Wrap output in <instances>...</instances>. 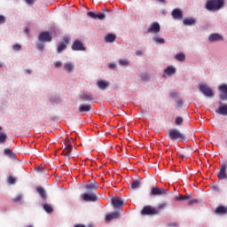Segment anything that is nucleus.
<instances>
[{
	"instance_id": "f3484780",
	"label": "nucleus",
	"mask_w": 227,
	"mask_h": 227,
	"mask_svg": "<svg viewBox=\"0 0 227 227\" xmlns=\"http://www.w3.org/2000/svg\"><path fill=\"white\" fill-rule=\"evenodd\" d=\"M36 192L41 196L43 200H47V192L45 191V188L43 186H37L36 187Z\"/></svg>"
},
{
	"instance_id": "c85d7f7f",
	"label": "nucleus",
	"mask_w": 227,
	"mask_h": 227,
	"mask_svg": "<svg viewBox=\"0 0 227 227\" xmlns=\"http://www.w3.org/2000/svg\"><path fill=\"white\" fill-rule=\"evenodd\" d=\"M176 201H184L185 200H191V195H178L175 198Z\"/></svg>"
},
{
	"instance_id": "c03bdc74",
	"label": "nucleus",
	"mask_w": 227,
	"mask_h": 227,
	"mask_svg": "<svg viewBox=\"0 0 227 227\" xmlns=\"http://www.w3.org/2000/svg\"><path fill=\"white\" fill-rule=\"evenodd\" d=\"M6 22V18L4 15H0V25L4 24Z\"/></svg>"
},
{
	"instance_id": "052dcab7",
	"label": "nucleus",
	"mask_w": 227,
	"mask_h": 227,
	"mask_svg": "<svg viewBox=\"0 0 227 227\" xmlns=\"http://www.w3.org/2000/svg\"><path fill=\"white\" fill-rule=\"evenodd\" d=\"M219 105H220V106H223V102H219Z\"/></svg>"
},
{
	"instance_id": "a878e982",
	"label": "nucleus",
	"mask_w": 227,
	"mask_h": 227,
	"mask_svg": "<svg viewBox=\"0 0 227 227\" xmlns=\"http://www.w3.org/2000/svg\"><path fill=\"white\" fill-rule=\"evenodd\" d=\"M183 24L184 26H194L196 24V20L190 18V19H184L183 21Z\"/></svg>"
},
{
	"instance_id": "4468645a",
	"label": "nucleus",
	"mask_w": 227,
	"mask_h": 227,
	"mask_svg": "<svg viewBox=\"0 0 227 227\" xmlns=\"http://www.w3.org/2000/svg\"><path fill=\"white\" fill-rule=\"evenodd\" d=\"M85 189L88 191V192L96 193L97 189H98V184H97V183H88L85 185Z\"/></svg>"
},
{
	"instance_id": "b1692460",
	"label": "nucleus",
	"mask_w": 227,
	"mask_h": 227,
	"mask_svg": "<svg viewBox=\"0 0 227 227\" xmlns=\"http://www.w3.org/2000/svg\"><path fill=\"white\" fill-rule=\"evenodd\" d=\"M43 208L46 212V214H52V212H54V208L52 207V206H51V204L47 202L43 205Z\"/></svg>"
},
{
	"instance_id": "603ef678",
	"label": "nucleus",
	"mask_w": 227,
	"mask_h": 227,
	"mask_svg": "<svg viewBox=\"0 0 227 227\" xmlns=\"http://www.w3.org/2000/svg\"><path fill=\"white\" fill-rule=\"evenodd\" d=\"M143 53L141 52V51H136V55L137 56H141Z\"/></svg>"
},
{
	"instance_id": "cd10ccee",
	"label": "nucleus",
	"mask_w": 227,
	"mask_h": 227,
	"mask_svg": "<svg viewBox=\"0 0 227 227\" xmlns=\"http://www.w3.org/2000/svg\"><path fill=\"white\" fill-rule=\"evenodd\" d=\"M165 74H167V75H173V74H176V68L173 67H168L165 69Z\"/></svg>"
},
{
	"instance_id": "20e7f679",
	"label": "nucleus",
	"mask_w": 227,
	"mask_h": 227,
	"mask_svg": "<svg viewBox=\"0 0 227 227\" xmlns=\"http://www.w3.org/2000/svg\"><path fill=\"white\" fill-rule=\"evenodd\" d=\"M169 192V190L160 188V187H153L151 189V196H166Z\"/></svg>"
},
{
	"instance_id": "49530a36",
	"label": "nucleus",
	"mask_w": 227,
	"mask_h": 227,
	"mask_svg": "<svg viewBox=\"0 0 227 227\" xmlns=\"http://www.w3.org/2000/svg\"><path fill=\"white\" fill-rule=\"evenodd\" d=\"M61 65H62L61 61H56V62H55V67H56V68L61 67Z\"/></svg>"
},
{
	"instance_id": "ddd939ff",
	"label": "nucleus",
	"mask_w": 227,
	"mask_h": 227,
	"mask_svg": "<svg viewBox=\"0 0 227 227\" xmlns=\"http://www.w3.org/2000/svg\"><path fill=\"white\" fill-rule=\"evenodd\" d=\"M72 51H86V47L82 44V42L75 40L72 44Z\"/></svg>"
},
{
	"instance_id": "393cba45",
	"label": "nucleus",
	"mask_w": 227,
	"mask_h": 227,
	"mask_svg": "<svg viewBox=\"0 0 227 227\" xmlns=\"http://www.w3.org/2000/svg\"><path fill=\"white\" fill-rule=\"evenodd\" d=\"M114 40H116V35L114 34H107L105 37V42H106V43H113Z\"/></svg>"
},
{
	"instance_id": "7ed1b4c3",
	"label": "nucleus",
	"mask_w": 227,
	"mask_h": 227,
	"mask_svg": "<svg viewBox=\"0 0 227 227\" xmlns=\"http://www.w3.org/2000/svg\"><path fill=\"white\" fill-rule=\"evenodd\" d=\"M158 214L159 210H157V207L152 206H145L141 210V215H157Z\"/></svg>"
},
{
	"instance_id": "79ce46f5",
	"label": "nucleus",
	"mask_w": 227,
	"mask_h": 227,
	"mask_svg": "<svg viewBox=\"0 0 227 227\" xmlns=\"http://www.w3.org/2000/svg\"><path fill=\"white\" fill-rule=\"evenodd\" d=\"M36 47L38 49V51H43V49H45V46L43 45V43H37Z\"/></svg>"
},
{
	"instance_id": "423d86ee",
	"label": "nucleus",
	"mask_w": 227,
	"mask_h": 227,
	"mask_svg": "<svg viewBox=\"0 0 227 227\" xmlns=\"http://www.w3.org/2000/svg\"><path fill=\"white\" fill-rule=\"evenodd\" d=\"M82 200L87 202H95L98 201V196H97V193L88 192L82 195Z\"/></svg>"
},
{
	"instance_id": "9d476101",
	"label": "nucleus",
	"mask_w": 227,
	"mask_h": 227,
	"mask_svg": "<svg viewBox=\"0 0 227 227\" xmlns=\"http://www.w3.org/2000/svg\"><path fill=\"white\" fill-rule=\"evenodd\" d=\"M147 33H153V35L160 33V25L159 24V22L152 23L151 27L147 29Z\"/></svg>"
},
{
	"instance_id": "a19ab883",
	"label": "nucleus",
	"mask_w": 227,
	"mask_h": 227,
	"mask_svg": "<svg viewBox=\"0 0 227 227\" xmlns=\"http://www.w3.org/2000/svg\"><path fill=\"white\" fill-rule=\"evenodd\" d=\"M13 51H20L22 49V46L20 44H14L12 45Z\"/></svg>"
},
{
	"instance_id": "72a5a7b5",
	"label": "nucleus",
	"mask_w": 227,
	"mask_h": 227,
	"mask_svg": "<svg viewBox=\"0 0 227 227\" xmlns=\"http://www.w3.org/2000/svg\"><path fill=\"white\" fill-rule=\"evenodd\" d=\"M104 19H106V13L104 12H97L96 14V20H104Z\"/></svg>"
},
{
	"instance_id": "de8ad7c7",
	"label": "nucleus",
	"mask_w": 227,
	"mask_h": 227,
	"mask_svg": "<svg viewBox=\"0 0 227 227\" xmlns=\"http://www.w3.org/2000/svg\"><path fill=\"white\" fill-rule=\"evenodd\" d=\"M27 4H35V0H25Z\"/></svg>"
},
{
	"instance_id": "864d4df0",
	"label": "nucleus",
	"mask_w": 227,
	"mask_h": 227,
	"mask_svg": "<svg viewBox=\"0 0 227 227\" xmlns=\"http://www.w3.org/2000/svg\"><path fill=\"white\" fill-rule=\"evenodd\" d=\"M36 171H37L38 173H42V167H38L37 169H36Z\"/></svg>"
},
{
	"instance_id": "aec40b11",
	"label": "nucleus",
	"mask_w": 227,
	"mask_h": 227,
	"mask_svg": "<svg viewBox=\"0 0 227 227\" xmlns=\"http://www.w3.org/2000/svg\"><path fill=\"white\" fill-rule=\"evenodd\" d=\"M209 42H221L223 40V37L219 34H212L208 37Z\"/></svg>"
},
{
	"instance_id": "c9c22d12",
	"label": "nucleus",
	"mask_w": 227,
	"mask_h": 227,
	"mask_svg": "<svg viewBox=\"0 0 227 227\" xmlns=\"http://www.w3.org/2000/svg\"><path fill=\"white\" fill-rule=\"evenodd\" d=\"M168 207V203L164 202L162 204H160L158 207H156V210H158V214L160 212V210H164Z\"/></svg>"
},
{
	"instance_id": "bf43d9fd",
	"label": "nucleus",
	"mask_w": 227,
	"mask_h": 227,
	"mask_svg": "<svg viewBox=\"0 0 227 227\" xmlns=\"http://www.w3.org/2000/svg\"><path fill=\"white\" fill-rule=\"evenodd\" d=\"M105 12H111V10H108V9H103Z\"/></svg>"
},
{
	"instance_id": "ea45409f",
	"label": "nucleus",
	"mask_w": 227,
	"mask_h": 227,
	"mask_svg": "<svg viewBox=\"0 0 227 227\" xmlns=\"http://www.w3.org/2000/svg\"><path fill=\"white\" fill-rule=\"evenodd\" d=\"M182 123H184V118L176 117V125H182Z\"/></svg>"
},
{
	"instance_id": "6ab92c4d",
	"label": "nucleus",
	"mask_w": 227,
	"mask_h": 227,
	"mask_svg": "<svg viewBox=\"0 0 227 227\" xmlns=\"http://www.w3.org/2000/svg\"><path fill=\"white\" fill-rule=\"evenodd\" d=\"M98 87L99 90H107L109 87V82L106 80H100L97 82Z\"/></svg>"
},
{
	"instance_id": "bb28decb",
	"label": "nucleus",
	"mask_w": 227,
	"mask_h": 227,
	"mask_svg": "<svg viewBox=\"0 0 227 227\" xmlns=\"http://www.w3.org/2000/svg\"><path fill=\"white\" fill-rule=\"evenodd\" d=\"M64 69L66 70V72H68V74L74 72V64L72 62L66 63L64 65Z\"/></svg>"
},
{
	"instance_id": "37998d69",
	"label": "nucleus",
	"mask_w": 227,
	"mask_h": 227,
	"mask_svg": "<svg viewBox=\"0 0 227 227\" xmlns=\"http://www.w3.org/2000/svg\"><path fill=\"white\" fill-rule=\"evenodd\" d=\"M20 200H22V195H18L16 196L14 199H12V200L17 203V201H20Z\"/></svg>"
},
{
	"instance_id": "8fccbe9b",
	"label": "nucleus",
	"mask_w": 227,
	"mask_h": 227,
	"mask_svg": "<svg viewBox=\"0 0 227 227\" xmlns=\"http://www.w3.org/2000/svg\"><path fill=\"white\" fill-rule=\"evenodd\" d=\"M109 68H111L112 70L116 68V64H110Z\"/></svg>"
},
{
	"instance_id": "dca6fc26",
	"label": "nucleus",
	"mask_w": 227,
	"mask_h": 227,
	"mask_svg": "<svg viewBox=\"0 0 227 227\" xmlns=\"http://www.w3.org/2000/svg\"><path fill=\"white\" fill-rule=\"evenodd\" d=\"M80 99L82 100L83 102H91V100H94L93 94L90 92H83L80 96Z\"/></svg>"
},
{
	"instance_id": "e433bc0d",
	"label": "nucleus",
	"mask_w": 227,
	"mask_h": 227,
	"mask_svg": "<svg viewBox=\"0 0 227 227\" xmlns=\"http://www.w3.org/2000/svg\"><path fill=\"white\" fill-rule=\"evenodd\" d=\"M119 63L121 65V67H129V65L128 59H120Z\"/></svg>"
},
{
	"instance_id": "5fc2aeb1",
	"label": "nucleus",
	"mask_w": 227,
	"mask_h": 227,
	"mask_svg": "<svg viewBox=\"0 0 227 227\" xmlns=\"http://www.w3.org/2000/svg\"><path fill=\"white\" fill-rule=\"evenodd\" d=\"M27 74H33V71H31V69H27Z\"/></svg>"
},
{
	"instance_id": "1a4fd4ad",
	"label": "nucleus",
	"mask_w": 227,
	"mask_h": 227,
	"mask_svg": "<svg viewBox=\"0 0 227 227\" xmlns=\"http://www.w3.org/2000/svg\"><path fill=\"white\" fill-rule=\"evenodd\" d=\"M220 91V100H227V84L223 83L218 87Z\"/></svg>"
},
{
	"instance_id": "6e6552de",
	"label": "nucleus",
	"mask_w": 227,
	"mask_h": 227,
	"mask_svg": "<svg viewBox=\"0 0 227 227\" xmlns=\"http://www.w3.org/2000/svg\"><path fill=\"white\" fill-rule=\"evenodd\" d=\"M38 40L43 43L52 42V35L49 32H42L38 36Z\"/></svg>"
},
{
	"instance_id": "f257e3e1",
	"label": "nucleus",
	"mask_w": 227,
	"mask_h": 227,
	"mask_svg": "<svg viewBox=\"0 0 227 227\" xmlns=\"http://www.w3.org/2000/svg\"><path fill=\"white\" fill-rule=\"evenodd\" d=\"M224 6V0H207L206 9L208 12H219Z\"/></svg>"
},
{
	"instance_id": "13d9d810",
	"label": "nucleus",
	"mask_w": 227,
	"mask_h": 227,
	"mask_svg": "<svg viewBox=\"0 0 227 227\" xmlns=\"http://www.w3.org/2000/svg\"><path fill=\"white\" fill-rule=\"evenodd\" d=\"M158 1L159 3H166V0H156Z\"/></svg>"
},
{
	"instance_id": "39448f33",
	"label": "nucleus",
	"mask_w": 227,
	"mask_h": 227,
	"mask_svg": "<svg viewBox=\"0 0 227 227\" xmlns=\"http://www.w3.org/2000/svg\"><path fill=\"white\" fill-rule=\"evenodd\" d=\"M199 90L205 97H214V91L205 83L199 84Z\"/></svg>"
},
{
	"instance_id": "4be33fe9",
	"label": "nucleus",
	"mask_w": 227,
	"mask_h": 227,
	"mask_svg": "<svg viewBox=\"0 0 227 227\" xmlns=\"http://www.w3.org/2000/svg\"><path fill=\"white\" fill-rule=\"evenodd\" d=\"M118 217H120V212H114L106 215V221H113V219H118Z\"/></svg>"
},
{
	"instance_id": "4c0bfd02",
	"label": "nucleus",
	"mask_w": 227,
	"mask_h": 227,
	"mask_svg": "<svg viewBox=\"0 0 227 227\" xmlns=\"http://www.w3.org/2000/svg\"><path fill=\"white\" fill-rule=\"evenodd\" d=\"M87 15L88 17H90V19H94L95 20H97V12H88Z\"/></svg>"
},
{
	"instance_id": "6e6d98bb",
	"label": "nucleus",
	"mask_w": 227,
	"mask_h": 227,
	"mask_svg": "<svg viewBox=\"0 0 227 227\" xmlns=\"http://www.w3.org/2000/svg\"><path fill=\"white\" fill-rule=\"evenodd\" d=\"M74 227H86V226H84V224H76L74 225Z\"/></svg>"
},
{
	"instance_id": "58836bf2",
	"label": "nucleus",
	"mask_w": 227,
	"mask_h": 227,
	"mask_svg": "<svg viewBox=\"0 0 227 227\" xmlns=\"http://www.w3.org/2000/svg\"><path fill=\"white\" fill-rule=\"evenodd\" d=\"M7 182L10 185H13V184H15V177H13L12 176H9Z\"/></svg>"
},
{
	"instance_id": "3c124183",
	"label": "nucleus",
	"mask_w": 227,
	"mask_h": 227,
	"mask_svg": "<svg viewBox=\"0 0 227 227\" xmlns=\"http://www.w3.org/2000/svg\"><path fill=\"white\" fill-rule=\"evenodd\" d=\"M168 226L177 227V226H178V223H170Z\"/></svg>"
},
{
	"instance_id": "0eeeda50",
	"label": "nucleus",
	"mask_w": 227,
	"mask_h": 227,
	"mask_svg": "<svg viewBox=\"0 0 227 227\" xmlns=\"http://www.w3.org/2000/svg\"><path fill=\"white\" fill-rule=\"evenodd\" d=\"M73 149H74V146H72V145L70 144L66 145V147L62 152V155L65 156V159H67V160H70V159H72Z\"/></svg>"
},
{
	"instance_id": "9b49d317",
	"label": "nucleus",
	"mask_w": 227,
	"mask_h": 227,
	"mask_svg": "<svg viewBox=\"0 0 227 227\" xmlns=\"http://www.w3.org/2000/svg\"><path fill=\"white\" fill-rule=\"evenodd\" d=\"M69 42H70V38H68V37H67V36L64 37V38H63V42L60 43L59 44V46L57 47V52H58L59 54H60V52H61L62 51H65V50L67 49V45H68Z\"/></svg>"
},
{
	"instance_id": "f8f14e48",
	"label": "nucleus",
	"mask_w": 227,
	"mask_h": 227,
	"mask_svg": "<svg viewBox=\"0 0 227 227\" xmlns=\"http://www.w3.org/2000/svg\"><path fill=\"white\" fill-rule=\"evenodd\" d=\"M112 205L114 208H118V210H123V200H121V199L113 198Z\"/></svg>"
},
{
	"instance_id": "09e8293b",
	"label": "nucleus",
	"mask_w": 227,
	"mask_h": 227,
	"mask_svg": "<svg viewBox=\"0 0 227 227\" xmlns=\"http://www.w3.org/2000/svg\"><path fill=\"white\" fill-rule=\"evenodd\" d=\"M177 106H178V107H182V106H184V101L178 100L177 101Z\"/></svg>"
},
{
	"instance_id": "5701e85b",
	"label": "nucleus",
	"mask_w": 227,
	"mask_h": 227,
	"mask_svg": "<svg viewBox=\"0 0 227 227\" xmlns=\"http://www.w3.org/2000/svg\"><path fill=\"white\" fill-rule=\"evenodd\" d=\"M91 111V105H82L79 107V113H90Z\"/></svg>"
},
{
	"instance_id": "a211bd4d",
	"label": "nucleus",
	"mask_w": 227,
	"mask_h": 227,
	"mask_svg": "<svg viewBox=\"0 0 227 227\" xmlns=\"http://www.w3.org/2000/svg\"><path fill=\"white\" fill-rule=\"evenodd\" d=\"M172 17L173 19H177V20H181V19H184V14H182V11H180V9H174L172 11Z\"/></svg>"
},
{
	"instance_id": "412c9836",
	"label": "nucleus",
	"mask_w": 227,
	"mask_h": 227,
	"mask_svg": "<svg viewBox=\"0 0 227 227\" xmlns=\"http://www.w3.org/2000/svg\"><path fill=\"white\" fill-rule=\"evenodd\" d=\"M216 113L223 116H227V105L220 106L216 110Z\"/></svg>"
},
{
	"instance_id": "f03ea898",
	"label": "nucleus",
	"mask_w": 227,
	"mask_h": 227,
	"mask_svg": "<svg viewBox=\"0 0 227 227\" xmlns=\"http://www.w3.org/2000/svg\"><path fill=\"white\" fill-rule=\"evenodd\" d=\"M168 137L171 139V141H176V139L184 141V139H185V136L177 129H171L168 132Z\"/></svg>"
},
{
	"instance_id": "c756f323",
	"label": "nucleus",
	"mask_w": 227,
	"mask_h": 227,
	"mask_svg": "<svg viewBox=\"0 0 227 227\" xmlns=\"http://www.w3.org/2000/svg\"><path fill=\"white\" fill-rule=\"evenodd\" d=\"M4 154L8 155L11 159H15V157H16L15 153L12 150H10L8 148H6L4 150Z\"/></svg>"
},
{
	"instance_id": "e2e57ef3",
	"label": "nucleus",
	"mask_w": 227,
	"mask_h": 227,
	"mask_svg": "<svg viewBox=\"0 0 227 227\" xmlns=\"http://www.w3.org/2000/svg\"><path fill=\"white\" fill-rule=\"evenodd\" d=\"M2 67H3V65L0 64V68H2Z\"/></svg>"
},
{
	"instance_id": "f704fd0d",
	"label": "nucleus",
	"mask_w": 227,
	"mask_h": 227,
	"mask_svg": "<svg viewBox=\"0 0 227 227\" xmlns=\"http://www.w3.org/2000/svg\"><path fill=\"white\" fill-rule=\"evenodd\" d=\"M153 42H155V43H160V44L165 43L164 38L155 36L153 38Z\"/></svg>"
},
{
	"instance_id": "680f3d73",
	"label": "nucleus",
	"mask_w": 227,
	"mask_h": 227,
	"mask_svg": "<svg viewBox=\"0 0 227 227\" xmlns=\"http://www.w3.org/2000/svg\"><path fill=\"white\" fill-rule=\"evenodd\" d=\"M3 130V127L0 126V131Z\"/></svg>"
},
{
	"instance_id": "2eb2a0df",
	"label": "nucleus",
	"mask_w": 227,
	"mask_h": 227,
	"mask_svg": "<svg viewBox=\"0 0 227 227\" xmlns=\"http://www.w3.org/2000/svg\"><path fill=\"white\" fill-rule=\"evenodd\" d=\"M226 168H227V165L226 163H223L220 168L219 173L217 174L219 180H224V178H226L227 176Z\"/></svg>"
},
{
	"instance_id": "2f4dec72",
	"label": "nucleus",
	"mask_w": 227,
	"mask_h": 227,
	"mask_svg": "<svg viewBox=\"0 0 227 227\" xmlns=\"http://www.w3.org/2000/svg\"><path fill=\"white\" fill-rule=\"evenodd\" d=\"M6 139H8V135L6 133H0V145L6 143Z\"/></svg>"
},
{
	"instance_id": "a18cd8bd",
	"label": "nucleus",
	"mask_w": 227,
	"mask_h": 227,
	"mask_svg": "<svg viewBox=\"0 0 227 227\" xmlns=\"http://www.w3.org/2000/svg\"><path fill=\"white\" fill-rule=\"evenodd\" d=\"M195 203H198V200L192 199L188 201V205H194Z\"/></svg>"
},
{
	"instance_id": "7c9ffc66",
	"label": "nucleus",
	"mask_w": 227,
	"mask_h": 227,
	"mask_svg": "<svg viewBox=\"0 0 227 227\" xmlns=\"http://www.w3.org/2000/svg\"><path fill=\"white\" fill-rule=\"evenodd\" d=\"M140 185L141 182L139 180L133 181L131 184V189L135 191L136 189H139Z\"/></svg>"
},
{
	"instance_id": "473e14b6",
	"label": "nucleus",
	"mask_w": 227,
	"mask_h": 227,
	"mask_svg": "<svg viewBox=\"0 0 227 227\" xmlns=\"http://www.w3.org/2000/svg\"><path fill=\"white\" fill-rule=\"evenodd\" d=\"M175 58L177 61H185V54L183 52L176 54Z\"/></svg>"
},
{
	"instance_id": "4d7b16f0",
	"label": "nucleus",
	"mask_w": 227,
	"mask_h": 227,
	"mask_svg": "<svg viewBox=\"0 0 227 227\" xmlns=\"http://www.w3.org/2000/svg\"><path fill=\"white\" fill-rule=\"evenodd\" d=\"M25 33H27V35H29V29H28V28H26V29H25Z\"/></svg>"
}]
</instances>
